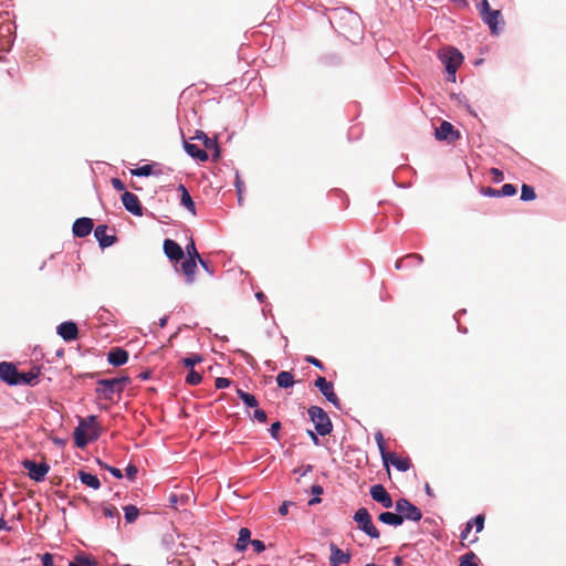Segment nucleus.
Instances as JSON below:
<instances>
[{"label": "nucleus", "mask_w": 566, "mask_h": 566, "mask_svg": "<svg viewBox=\"0 0 566 566\" xmlns=\"http://www.w3.org/2000/svg\"><path fill=\"white\" fill-rule=\"evenodd\" d=\"M130 382L128 377H116L111 379H101L96 384V394L99 398L112 400L115 394L120 395L125 387Z\"/></svg>", "instance_id": "f257e3e1"}, {"label": "nucleus", "mask_w": 566, "mask_h": 566, "mask_svg": "<svg viewBox=\"0 0 566 566\" xmlns=\"http://www.w3.org/2000/svg\"><path fill=\"white\" fill-rule=\"evenodd\" d=\"M439 59L446 66L450 81H455V73L463 61L462 54L454 48L448 46L439 52Z\"/></svg>", "instance_id": "f03ea898"}, {"label": "nucleus", "mask_w": 566, "mask_h": 566, "mask_svg": "<svg viewBox=\"0 0 566 566\" xmlns=\"http://www.w3.org/2000/svg\"><path fill=\"white\" fill-rule=\"evenodd\" d=\"M308 416L315 426V430L319 436H326L332 432L333 424L328 415L317 406L308 408Z\"/></svg>", "instance_id": "7ed1b4c3"}, {"label": "nucleus", "mask_w": 566, "mask_h": 566, "mask_svg": "<svg viewBox=\"0 0 566 566\" xmlns=\"http://www.w3.org/2000/svg\"><path fill=\"white\" fill-rule=\"evenodd\" d=\"M480 15L484 23H486L492 34L499 33V24L503 22L502 13L500 10H492L488 0H481L478 6Z\"/></svg>", "instance_id": "20e7f679"}, {"label": "nucleus", "mask_w": 566, "mask_h": 566, "mask_svg": "<svg viewBox=\"0 0 566 566\" xmlns=\"http://www.w3.org/2000/svg\"><path fill=\"white\" fill-rule=\"evenodd\" d=\"M354 521L357 523L358 528L367 534L370 538H379L380 533L373 523L371 515L367 509H358L354 515Z\"/></svg>", "instance_id": "39448f33"}, {"label": "nucleus", "mask_w": 566, "mask_h": 566, "mask_svg": "<svg viewBox=\"0 0 566 566\" xmlns=\"http://www.w3.org/2000/svg\"><path fill=\"white\" fill-rule=\"evenodd\" d=\"M395 509L399 513V515L402 516V522L405 520L418 522L422 517L420 509H418L407 499L397 500L395 503Z\"/></svg>", "instance_id": "423d86ee"}, {"label": "nucleus", "mask_w": 566, "mask_h": 566, "mask_svg": "<svg viewBox=\"0 0 566 566\" xmlns=\"http://www.w3.org/2000/svg\"><path fill=\"white\" fill-rule=\"evenodd\" d=\"M22 467L28 471L29 478L35 482L43 481L50 471V465L46 462L36 463L29 459L22 461Z\"/></svg>", "instance_id": "0eeeda50"}, {"label": "nucleus", "mask_w": 566, "mask_h": 566, "mask_svg": "<svg viewBox=\"0 0 566 566\" xmlns=\"http://www.w3.org/2000/svg\"><path fill=\"white\" fill-rule=\"evenodd\" d=\"M315 387L319 389L322 395L336 408H340V402L337 395L334 391V386L331 381H327L325 377L319 376L315 380Z\"/></svg>", "instance_id": "6e6552de"}, {"label": "nucleus", "mask_w": 566, "mask_h": 566, "mask_svg": "<svg viewBox=\"0 0 566 566\" xmlns=\"http://www.w3.org/2000/svg\"><path fill=\"white\" fill-rule=\"evenodd\" d=\"M20 371L14 364L2 361L0 363V379L10 386H17V379Z\"/></svg>", "instance_id": "1a4fd4ad"}, {"label": "nucleus", "mask_w": 566, "mask_h": 566, "mask_svg": "<svg viewBox=\"0 0 566 566\" xmlns=\"http://www.w3.org/2000/svg\"><path fill=\"white\" fill-rule=\"evenodd\" d=\"M370 496L374 501L380 503L385 509L392 507V499L381 484H375L370 488Z\"/></svg>", "instance_id": "9d476101"}, {"label": "nucleus", "mask_w": 566, "mask_h": 566, "mask_svg": "<svg viewBox=\"0 0 566 566\" xmlns=\"http://www.w3.org/2000/svg\"><path fill=\"white\" fill-rule=\"evenodd\" d=\"M436 138L438 140H457L460 138V133L454 129L453 125L447 120H443L441 125L436 128Z\"/></svg>", "instance_id": "9b49d317"}, {"label": "nucleus", "mask_w": 566, "mask_h": 566, "mask_svg": "<svg viewBox=\"0 0 566 566\" xmlns=\"http://www.w3.org/2000/svg\"><path fill=\"white\" fill-rule=\"evenodd\" d=\"M122 202L127 211L135 216L143 214V207L136 195L129 191H124L122 195Z\"/></svg>", "instance_id": "f8f14e48"}, {"label": "nucleus", "mask_w": 566, "mask_h": 566, "mask_svg": "<svg viewBox=\"0 0 566 566\" xmlns=\"http://www.w3.org/2000/svg\"><path fill=\"white\" fill-rule=\"evenodd\" d=\"M381 459L384 461V464L387 467L388 471H389V469H388L389 463L391 465H394L398 471H401V472L408 471L411 467V462H410L409 458L399 457L395 452L387 453V455H385V458H381Z\"/></svg>", "instance_id": "ddd939ff"}, {"label": "nucleus", "mask_w": 566, "mask_h": 566, "mask_svg": "<svg viewBox=\"0 0 566 566\" xmlns=\"http://www.w3.org/2000/svg\"><path fill=\"white\" fill-rule=\"evenodd\" d=\"M166 256L175 262L180 261L185 256L182 248L174 240L166 239L163 244Z\"/></svg>", "instance_id": "4468645a"}, {"label": "nucleus", "mask_w": 566, "mask_h": 566, "mask_svg": "<svg viewBox=\"0 0 566 566\" xmlns=\"http://www.w3.org/2000/svg\"><path fill=\"white\" fill-rule=\"evenodd\" d=\"M94 223L90 218H78L73 223V233L77 238H84L91 233Z\"/></svg>", "instance_id": "2eb2a0df"}, {"label": "nucleus", "mask_w": 566, "mask_h": 566, "mask_svg": "<svg viewBox=\"0 0 566 566\" xmlns=\"http://www.w3.org/2000/svg\"><path fill=\"white\" fill-rule=\"evenodd\" d=\"M107 230L105 224L97 226L94 230V235L103 249L113 245L117 240L115 235L107 234Z\"/></svg>", "instance_id": "dca6fc26"}, {"label": "nucleus", "mask_w": 566, "mask_h": 566, "mask_svg": "<svg viewBox=\"0 0 566 566\" xmlns=\"http://www.w3.org/2000/svg\"><path fill=\"white\" fill-rule=\"evenodd\" d=\"M57 334L66 342H72L78 336L77 325L73 322H63L57 326Z\"/></svg>", "instance_id": "f3484780"}, {"label": "nucleus", "mask_w": 566, "mask_h": 566, "mask_svg": "<svg viewBox=\"0 0 566 566\" xmlns=\"http://www.w3.org/2000/svg\"><path fill=\"white\" fill-rule=\"evenodd\" d=\"M329 547V563L332 566H339L340 564H346L350 560V555L348 553L343 552L335 544L332 543Z\"/></svg>", "instance_id": "a211bd4d"}, {"label": "nucleus", "mask_w": 566, "mask_h": 566, "mask_svg": "<svg viewBox=\"0 0 566 566\" xmlns=\"http://www.w3.org/2000/svg\"><path fill=\"white\" fill-rule=\"evenodd\" d=\"M107 360L113 366H122L128 360V353L119 347L112 349L107 355Z\"/></svg>", "instance_id": "6ab92c4d"}, {"label": "nucleus", "mask_w": 566, "mask_h": 566, "mask_svg": "<svg viewBox=\"0 0 566 566\" xmlns=\"http://www.w3.org/2000/svg\"><path fill=\"white\" fill-rule=\"evenodd\" d=\"M197 262H198V260L186 259L181 263V271H182L184 275L186 276V282L189 284L195 282Z\"/></svg>", "instance_id": "aec40b11"}, {"label": "nucleus", "mask_w": 566, "mask_h": 566, "mask_svg": "<svg viewBox=\"0 0 566 566\" xmlns=\"http://www.w3.org/2000/svg\"><path fill=\"white\" fill-rule=\"evenodd\" d=\"M184 148L186 153L195 159L200 161H206L208 159V154L205 149H201L196 144H191L189 142H185Z\"/></svg>", "instance_id": "412c9836"}, {"label": "nucleus", "mask_w": 566, "mask_h": 566, "mask_svg": "<svg viewBox=\"0 0 566 566\" xmlns=\"http://www.w3.org/2000/svg\"><path fill=\"white\" fill-rule=\"evenodd\" d=\"M251 542V531L247 527H242L239 531V538L235 544V549L238 552H244Z\"/></svg>", "instance_id": "4be33fe9"}, {"label": "nucleus", "mask_w": 566, "mask_h": 566, "mask_svg": "<svg viewBox=\"0 0 566 566\" xmlns=\"http://www.w3.org/2000/svg\"><path fill=\"white\" fill-rule=\"evenodd\" d=\"M77 474H78V479L81 480V482L83 484L87 485L88 488H92L94 490H97L101 488V482L96 475L91 474L84 470H80Z\"/></svg>", "instance_id": "5701e85b"}, {"label": "nucleus", "mask_w": 566, "mask_h": 566, "mask_svg": "<svg viewBox=\"0 0 566 566\" xmlns=\"http://www.w3.org/2000/svg\"><path fill=\"white\" fill-rule=\"evenodd\" d=\"M39 375H40L39 368H34L28 373H20L19 377L17 379V385L32 386L35 384V380L38 379Z\"/></svg>", "instance_id": "b1692460"}, {"label": "nucleus", "mask_w": 566, "mask_h": 566, "mask_svg": "<svg viewBox=\"0 0 566 566\" xmlns=\"http://www.w3.org/2000/svg\"><path fill=\"white\" fill-rule=\"evenodd\" d=\"M378 520L391 526H399L402 524V516H400L398 512H382L379 514Z\"/></svg>", "instance_id": "393cba45"}, {"label": "nucleus", "mask_w": 566, "mask_h": 566, "mask_svg": "<svg viewBox=\"0 0 566 566\" xmlns=\"http://www.w3.org/2000/svg\"><path fill=\"white\" fill-rule=\"evenodd\" d=\"M178 190L181 192V198H180L181 205L185 208H187L192 214H196L195 202H193L191 196L189 195L188 190L186 189V187L180 184L178 186Z\"/></svg>", "instance_id": "a878e982"}, {"label": "nucleus", "mask_w": 566, "mask_h": 566, "mask_svg": "<svg viewBox=\"0 0 566 566\" xmlns=\"http://www.w3.org/2000/svg\"><path fill=\"white\" fill-rule=\"evenodd\" d=\"M276 382L280 388H290L295 384V380L291 371H281L276 376Z\"/></svg>", "instance_id": "bb28decb"}, {"label": "nucleus", "mask_w": 566, "mask_h": 566, "mask_svg": "<svg viewBox=\"0 0 566 566\" xmlns=\"http://www.w3.org/2000/svg\"><path fill=\"white\" fill-rule=\"evenodd\" d=\"M237 394L241 398V400L245 403V406L251 407V408L258 407V400L253 395L248 394L241 389H238Z\"/></svg>", "instance_id": "cd10ccee"}, {"label": "nucleus", "mask_w": 566, "mask_h": 566, "mask_svg": "<svg viewBox=\"0 0 566 566\" xmlns=\"http://www.w3.org/2000/svg\"><path fill=\"white\" fill-rule=\"evenodd\" d=\"M74 442L78 448H83L87 444L88 438L86 437L84 430L81 427H77L74 431Z\"/></svg>", "instance_id": "c85d7f7f"}, {"label": "nucleus", "mask_w": 566, "mask_h": 566, "mask_svg": "<svg viewBox=\"0 0 566 566\" xmlns=\"http://www.w3.org/2000/svg\"><path fill=\"white\" fill-rule=\"evenodd\" d=\"M124 513L126 522L134 523L139 515V510L135 505H126L124 507Z\"/></svg>", "instance_id": "c756f323"}, {"label": "nucleus", "mask_w": 566, "mask_h": 566, "mask_svg": "<svg viewBox=\"0 0 566 566\" xmlns=\"http://www.w3.org/2000/svg\"><path fill=\"white\" fill-rule=\"evenodd\" d=\"M96 562L84 555H77L69 566H95Z\"/></svg>", "instance_id": "7c9ffc66"}, {"label": "nucleus", "mask_w": 566, "mask_h": 566, "mask_svg": "<svg viewBox=\"0 0 566 566\" xmlns=\"http://www.w3.org/2000/svg\"><path fill=\"white\" fill-rule=\"evenodd\" d=\"M536 198V193L533 187L524 184L521 189V199L523 201L534 200Z\"/></svg>", "instance_id": "2f4dec72"}, {"label": "nucleus", "mask_w": 566, "mask_h": 566, "mask_svg": "<svg viewBox=\"0 0 566 566\" xmlns=\"http://www.w3.org/2000/svg\"><path fill=\"white\" fill-rule=\"evenodd\" d=\"M202 138H203L205 148H207V149L213 148L214 149L213 159H217L220 156V150H219V147H218L216 140L207 137L203 134H202Z\"/></svg>", "instance_id": "473e14b6"}, {"label": "nucleus", "mask_w": 566, "mask_h": 566, "mask_svg": "<svg viewBox=\"0 0 566 566\" xmlns=\"http://www.w3.org/2000/svg\"><path fill=\"white\" fill-rule=\"evenodd\" d=\"M133 176H150L153 174L151 165H144L142 167H137L130 170Z\"/></svg>", "instance_id": "72a5a7b5"}, {"label": "nucleus", "mask_w": 566, "mask_h": 566, "mask_svg": "<svg viewBox=\"0 0 566 566\" xmlns=\"http://www.w3.org/2000/svg\"><path fill=\"white\" fill-rule=\"evenodd\" d=\"M202 380V377L199 373H197L195 369H190V371L188 373L187 377H186V381L187 384L191 385V386H196V385H199Z\"/></svg>", "instance_id": "f704fd0d"}, {"label": "nucleus", "mask_w": 566, "mask_h": 566, "mask_svg": "<svg viewBox=\"0 0 566 566\" xmlns=\"http://www.w3.org/2000/svg\"><path fill=\"white\" fill-rule=\"evenodd\" d=\"M475 554L470 552V553H467L465 555H463L460 559V566H479L476 563H475Z\"/></svg>", "instance_id": "c9c22d12"}, {"label": "nucleus", "mask_w": 566, "mask_h": 566, "mask_svg": "<svg viewBox=\"0 0 566 566\" xmlns=\"http://www.w3.org/2000/svg\"><path fill=\"white\" fill-rule=\"evenodd\" d=\"M186 252L188 254L187 259L200 260V258H201L197 251V248H196L193 241H191L189 244L186 245Z\"/></svg>", "instance_id": "e433bc0d"}, {"label": "nucleus", "mask_w": 566, "mask_h": 566, "mask_svg": "<svg viewBox=\"0 0 566 566\" xmlns=\"http://www.w3.org/2000/svg\"><path fill=\"white\" fill-rule=\"evenodd\" d=\"M375 440L378 444L381 458H385V455H387L388 452L386 451L384 436L380 431L375 433Z\"/></svg>", "instance_id": "4c0bfd02"}, {"label": "nucleus", "mask_w": 566, "mask_h": 566, "mask_svg": "<svg viewBox=\"0 0 566 566\" xmlns=\"http://www.w3.org/2000/svg\"><path fill=\"white\" fill-rule=\"evenodd\" d=\"M202 360L200 355H192L190 357H186L182 359V363L186 367L193 369V366Z\"/></svg>", "instance_id": "58836bf2"}, {"label": "nucleus", "mask_w": 566, "mask_h": 566, "mask_svg": "<svg viewBox=\"0 0 566 566\" xmlns=\"http://www.w3.org/2000/svg\"><path fill=\"white\" fill-rule=\"evenodd\" d=\"M515 193H516V187L512 184H505L500 189V196L510 197V196H514Z\"/></svg>", "instance_id": "ea45409f"}, {"label": "nucleus", "mask_w": 566, "mask_h": 566, "mask_svg": "<svg viewBox=\"0 0 566 566\" xmlns=\"http://www.w3.org/2000/svg\"><path fill=\"white\" fill-rule=\"evenodd\" d=\"M470 522H472V527L475 526L478 533H480L484 527V516L483 515H476Z\"/></svg>", "instance_id": "a19ab883"}, {"label": "nucleus", "mask_w": 566, "mask_h": 566, "mask_svg": "<svg viewBox=\"0 0 566 566\" xmlns=\"http://www.w3.org/2000/svg\"><path fill=\"white\" fill-rule=\"evenodd\" d=\"M99 465H101L103 469H105V470H107L108 472H111V473H112L116 479H122V478H123V473H122V471H120L119 469L114 468V467H111V465H108V464H104V463H102V462H99Z\"/></svg>", "instance_id": "79ce46f5"}, {"label": "nucleus", "mask_w": 566, "mask_h": 566, "mask_svg": "<svg viewBox=\"0 0 566 566\" xmlns=\"http://www.w3.org/2000/svg\"><path fill=\"white\" fill-rule=\"evenodd\" d=\"M490 175L492 176V180L494 182H501L504 179L503 172L497 168H491Z\"/></svg>", "instance_id": "37998d69"}, {"label": "nucleus", "mask_w": 566, "mask_h": 566, "mask_svg": "<svg viewBox=\"0 0 566 566\" xmlns=\"http://www.w3.org/2000/svg\"><path fill=\"white\" fill-rule=\"evenodd\" d=\"M253 418L256 421L262 422V423L266 422V419H268L265 411L262 410V409H258L256 407H255L254 412H253Z\"/></svg>", "instance_id": "c03bdc74"}, {"label": "nucleus", "mask_w": 566, "mask_h": 566, "mask_svg": "<svg viewBox=\"0 0 566 566\" xmlns=\"http://www.w3.org/2000/svg\"><path fill=\"white\" fill-rule=\"evenodd\" d=\"M231 381L228 378L224 377H218L214 381V385L218 389L228 388L230 386Z\"/></svg>", "instance_id": "a18cd8bd"}, {"label": "nucleus", "mask_w": 566, "mask_h": 566, "mask_svg": "<svg viewBox=\"0 0 566 566\" xmlns=\"http://www.w3.org/2000/svg\"><path fill=\"white\" fill-rule=\"evenodd\" d=\"M251 545L255 553L260 554L265 551V544L260 539H252Z\"/></svg>", "instance_id": "49530a36"}, {"label": "nucleus", "mask_w": 566, "mask_h": 566, "mask_svg": "<svg viewBox=\"0 0 566 566\" xmlns=\"http://www.w3.org/2000/svg\"><path fill=\"white\" fill-rule=\"evenodd\" d=\"M138 473V469L136 468V465L134 464H128V467L126 468V476L129 479V480H135L136 475Z\"/></svg>", "instance_id": "de8ad7c7"}, {"label": "nucleus", "mask_w": 566, "mask_h": 566, "mask_svg": "<svg viewBox=\"0 0 566 566\" xmlns=\"http://www.w3.org/2000/svg\"><path fill=\"white\" fill-rule=\"evenodd\" d=\"M103 513L107 517H114L119 515L117 509L113 505L104 507Z\"/></svg>", "instance_id": "09e8293b"}, {"label": "nucleus", "mask_w": 566, "mask_h": 566, "mask_svg": "<svg viewBox=\"0 0 566 566\" xmlns=\"http://www.w3.org/2000/svg\"><path fill=\"white\" fill-rule=\"evenodd\" d=\"M281 429V422L280 421H275L274 423H272L271 428H270V433L272 436V438L274 439H279V431Z\"/></svg>", "instance_id": "8fccbe9b"}, {"label": "nucleus", "mask_w": 566, "mask_h": 566, "mask_svg": "<svg viewBox=\"0 0 566 566\" xmlns=\"http://www.w3.org/2000/svg\"><path fill=\"white\" fill-rule=\"evenodd\" d=\"M482 193L488 197H500V190H496L491 187L482 188Z\"/></svg>", "instance_id": "3c124183"}, {"label": "nucleus", "mask_w": 566, "mask_h": 566, "mask_svg": "<svg viewBox=\"0 0 566 566\" xmlns=\"http://www.w3.org/2000/svg\"><path fill=\"white\" fill-rule=\"evenodd\" d=\"M41 559H42V566H53L54 565L53 555L50 553L43 554Z\"/></svg>", "instance_id": "603ef678"}, {"label": "nucleus", "mask_w": 566, "mask_h": 566, "mask_svg": "<svg viewBox=\"0 0 566 566\" xmlns=\"http://www.w3.org/2000/svg\"><path fill=\"white\" fill-rule=\"evenodd\" d=\"M305 360L319 369H324L323 363L313 356H306Z\"/></svg>", "instance_id": "864d4df0"}, {"label": "nucleus", "mask_w": 566, "mask_h": 566, "mask_svg": "<svg viewBox=\"0 0 566 566\" xmlns=\"http://www.w3.org/2000/svg\"><path fill=\"white\" fill-rule=\"evenodd\" d=\"M112 186L117 190V191H123L125 189V185L124 182L118 179V178H112Z\"/></svg>", "instance_id": "5fc2aeb1"}, {"label": "nucleus", "mask_w": 566, "mask_h": 566, "mask_svg": "<svg viewBox=\"0 0 566 566\" xmlns=\"http://www.w3.org/2000/svg\"><path fill=\"white\" fill-rule=\"evenodd\" d=\"M471 530H472V522H468V523L465 524L464 530L461 532V538H462V539H468V538H469V534H470Z\"/></svg>", "instance_id": "6e6d98bb"}, {"label": "nucleus", "mask_w": 566, "mask_h": 566, "mask_svg": "<svg viewBox=\"0 0 566 566\" xmlns=\"http://www.w3.org/2000/svg\"><path fill=\"white\" fill-rule=\"evenodd\" d=\"M291 504H293V503L292 502H287V501L283 502L282 505L279 507V513L281 515H286L287 512H289V506Z\"/></svg>", "instance_id": "4d7b16f0"}, {"label": "nucleus", "mask_w": 566, "mask_h": 566, "mask_svg": "<svg viewBox=\"0 0 566 566\" xmlns=\"http://www.w3.org/2000/svg\"><path fill=\"white\" fill-rule=\"evenodd\" d=\"M406 259H413L416 261H418L419 263H421L423 261V258L422 255L418 254V253H411V254H408L406 256Z\"/></svg>", "instance_id": "13d9d810"}, {"label": "nucleus", "mask_w": 566, "mask_h": 566, "mask_svg": "<svg viewBox=\"0 0 566 566\" xmlns=\"http://www.w3.org/2000/svg\"><path fill=\"white\" fill-rule=\"evenodd\" d=\"M323 493V488L321 485H313L312 486V494L318 496Z\"/></svg>", "instance_id": "bf43d9fd"}, {"label": "nucleus", "mask_w": 566, "mask_h": 566, "mask_svg": "<svg viewBox=\"0 0 566 566\" xmlns=\"http://www.w3.org/2000/svg\"><path fill=\"white\" fill-rule=\"evenodd\" d=\"M11 527L8 526L7 521L3 517H0V531H10Z\"/></svg>", "instance_id": "052dcab7"}, {"label": "nucleus", "mask_w": 566, "mask_h": 566, "mask_svg": "<svg viewBox=\"0 0 566 566\" xmlns=\"http://www.w3.org/2000/svg\"><path fill=\"white\" fill-rule=\"evenodd\" d=\"M308 434H310V437H311L312 441L314 442V444H315V446H318V444H319V439H318L317 434H316V433H314V432H313V431H311V430L308 431Z\"/></svg>", "instance_id": "680f3d73"}, {"label": "nucleus", "mask_w": 566, "mask_h": 566, "mask_svg": "<svg viewBox=\"0 0 566 566\" xmlns=\"http://www.w3.org/2000/svg\"><path fill=\"white\" fill-rule=\"evenodd\" d=\"M392 563H394L395 566H402L403 565V559L400 556H396V557H394Z\"/></svg>", "instance_id": "e2e57ef3"}, {"label": "nucleus", "mask_w": 566, "mask_h": 566, "mask_svg": "<svg viewBox=\"0 0 566 566\" xmlns=\"http://www.w3.org/2000/svg\"><path fill=\"white\" fill-rule=\"evenodd\" d=\"M198 262L200 263V265H201L206 271H208L209 273H212V270H210V269H209V265H208V263H207L205 260H202V259L200 258V260H198Z\"/></svg>", "instance_id": "0e129e2a"}, {"label": "nucleus", "mask_w": 566, "mask_h": 566, "mask_svg": "<svg viewBox=\"0 0 566 566\" xmlns=\"http://www.w3.org/2000/svg\"><path fill=\"white\" fill-rule=\"evenodd\" d=\"M321 502V499L318 496H315L308 501V505H314Z\"/></svg>", "instance_id": "69168bd1"}, {"label": "nucleus", "mask_w": 566, "mask_h": 566, "mask_svg": "<svg viewBox=\"0 0 566 566\" xmlns=\"http://www.w3.org/2000/svg\"><path fill=\"white\" fill-rule=\"evenodd\" d=\"M426 492L429 496H434V493L428 483L426 484Z\"/></svg>", "instance_id": "338daca9"}, {"label": "nucleus", "mask_w": 566, "mask_h": 566, "mask_svg": "<svg viewBox=\"0 0 566 566\" xmlns=\"http://www.w3.org/2000/svg\"><path fill=\"white\" fill-rule=\"evenodd\" d=\"M255 296L260 302H263V300L265 298V295L262 292H258Z\"/></svg>", "instance_id": "774afa93"}]
</instances>
